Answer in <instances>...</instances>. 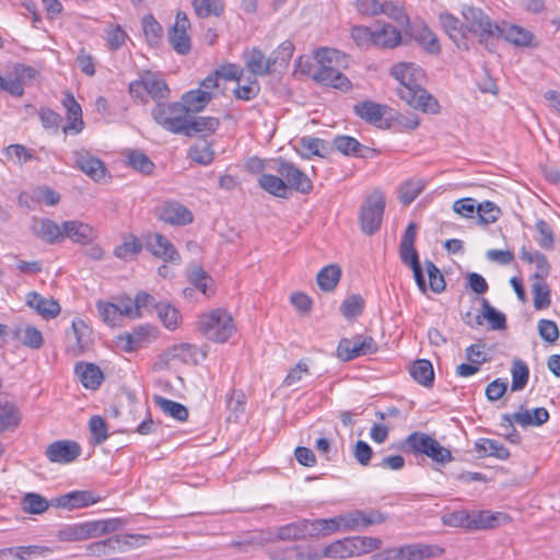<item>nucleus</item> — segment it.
Here are the masks:
<instances>
[{
  "mask_svg": "<svg viewBox=\"0 0 560 560\" xmlns=\"http://www.w3.org/2000/svg\"><path fill=\"white\" fill-rule=\"evenodd\" d=\"M390 74L399 82L398 96L410 107L424 113L439 112L438 101L422 88L423 70L413 62H398L390 69Z\"/></svg>",
  "mask_w": 560,
  "mask_h": 560,
  "instance_id": "obj_1",
  "label": "nucleus"
},
{
  "mask_svg": "<svg viewBox=\"0 0 560 560\" xmlns=\"http://www.w3.org/2000/svg\"><path fill=\"white\" fill-rule=\"evenodd\" d=\"M314 66L308 60L304 63L302 57L299 59L298 67L301 72L307 73L311 78L326 86L348 91L351 89L350 80L342 73V69L348 67L347 56L332 48H319L315 52Z\"/></svg>",
  "mask_w": 560,
  "mask_h": 560,
  "instance_id": "obj_2",
  "label": "nucleus"
},
{
  "mask_svg": "<svg viewBox=\"0 0 560 560\" xmlns=\"http://www.w3.org/2000/svg\"><path fill=\"white\" fill-rule=\"evenodd\" d=\"M120 524L118 518L68 524L58 530L57 538L62 542L83 541L115 532L119 528Z\"/></svg>",
  "mask_w": 560,
  "mask_h": 560,
  "instance_id": "obj_3",
  "label": "nucleus"
},
{
  "mask_svg": "<svg viewBox=\"0 0 560 560\" xmlns=\"http://www.w3.org/2000/svg\"><path fill=\"white\" fill-rule=\"evenodd\" d=\"M199 331L209 340L225 342L233 335L235 326L232 316L222 308H215L200 315Z\"/></svg>",
  "mask_w": 560,
  "mask_h": 560,
  "instance_id": "obj_4",
  "label": "nucleus"
},
{
  "mask_svg": "<svg viewBox=\"0 0 560 560\" xmlns=\"http://www.w3.org/2000/svg\"><path fill=\"white\" fill-rule=\"evenodd\" d=\"M129 93L143 104L148 103V96L158 104L168 98L170 89L164 79L154 72L145 71L140 74L139 79L130 82Z\"/></svg>",
  "mask_w": 560,
  "mask_h": 560,
  "instance_id": "obj_5",
  "label": "nucleus"
},
{
  "mask_svg": "<svg viewBox=\"0 0 560 560\" xmlns=\"http://www.w3.org/2000/svg\"><path fill=\"white\" fill-rule=\"evenodd\" d=\"M462 15L466 35L468 33L476 35L479 42L488 47L489 42L499 33V24L492 23L481 9L471 5H463Z\"/></svg>",
  "mask_w": 560,
  "mask_h": 560,
  "instance_id": "obj_6",
  "label": "nucleus"
},
{
  "mask_svg": "<svg viewBox=\"0 0 560 560\" xmlns=\"http://www.w3.org/2000/svg\"><path fill=\"white\" fill-rule=\"evenodd\" d=\"M405 442L413 455H425L441 465L453 460L452 452L427 433L412 432Z\"/></svg>",
  "mask_w": 560,
  "mask_h": 560,
  "instance_id": "obj_7",
  "label": "nucleus"
},
{
  "mask_svg": "<svg viewBox=\"0 0 560 560\" xmlns=\"http://www.w3.org/2000/svg\"><path fill=\"white\" fill-rule=\"evenodd\" d=\"M153 120L165 130L183 135L186 131L187 113L185 108L178 103H158L151 112Z\"/></svg>",
  "mask_w": 560,
  "mask_h": 560,
  "instance_id": "obj_8",
  "label": "nucleus"
},
{
  "mask_svg": "<svg viewBox=\"0 0 560 560\" xmlns=\"http://www.w3.org/2000/svg\"><path fill=\"white\" fill-rule=\"evenodd\" d=\"M385 199L382 194L374 192L366 197L360 211L361 231L366 235L375 234L382 224Z\"/></svg>",
  "mask_w": 560,
  "mask_h": 560,
  "instance_id": "obj_9",
  "label": "nucleus"
},
{
  "mask_svg": "<svg viewBox=\"0 0 560 560\" xmlns=\"http://www.w3.org/2000/svg\"><path fill=\"white\" fill-rule=\"evenodd\" d=\"M275 163L273 170L283 177L287 190L292 189L304 195L312 191L313 183L311 178L295 164L284 159H278Z\"/></svg>",
  "mask_w": 560,
  "mask_h": 560,
  "instance_id": "obj_10",
  "label": "nucleus"
},
{
  "mask_svg": "<svg viewBox=\"0 0 560 560\" xmlns=\"http://www.w3.org/2000/svg\"><path fill=\"white\" fill-rule=\"evenodd\" d=\"M388 514L380 510H353L341 514L343 532L359 530L371 525L383 524L387 521Z\"/></svg>",
  "mask_w": 560,
  "mask_h": 560,
  "instance_id": "obj_11",
  "label": "nucleus"
},
{
  "mask_svg": "<svg viewBox=\"0 0 560 560\" xmlns=\"http://www.w3.org/2000/svg\"><path fill=\"white\" fill-rule=\"evenodd\" d=\"M190 27L186 13L179 11L176 14L175 23L168 32V42L173 49L179 55H187L190 51V38L187 30Z\"/></svg>",
  "mask_w": 560,
  "mask_h": 560,
  "instance_id": "obj_12",
  "label": "nucleus"
},
{
  "mask_svg": "<svg viewBox=\"0 0 560 560\" xmlns=\"http://www.w3.org/2000/svg\"><path fill=\"white\" fill-rule=\"evenodd\" d=\"M74 165L94 182H101L106 177L107 170L98 158L86 150H77L72 153Z\"/></svg>",
  "mask_w": 560,
  "mask_h": 560,
  "instance_id": "obj_13",
  "label": "nucleus"
},
{
  "mask_svg": "<svg viewBox=\"0 0 560 560\" xmlns=\"http://www.w3.org/2000/svg\"><path fill=\"white\" fill-rule=\"evenodd\" d=\"M45 454L51 463L68 464L80 456L81 447L74 441L60 440L49 444Z\"/></svg>",
  "mask_w": 560,
  "mask_h": 560,
  "instance_id": "obj_14",
  "label": "nucleus"
},
{
  "mask_svg": "<svg viewBox=\"0 0 560 560\" xmlns=\"http://www.w3.org/2000/svg\"><path fill=\"white\" fill-rule=\"evenodd\" d=\"M36 70L23 63H16L13 67L12 75L4 78L2 91L8 92L12 96L21 97L24 94V84L36 75Z\"/></svg>",
  "mask_w": 560,
  "mask_h": 560,
  "instance_id": "obj_15",
  "label": "nucleus"
},
{
  "mask_svg": "<svg viewBox=\"0 0 560 560\" xmlns=\"http://www.w3.org/2000/svg\"><path fill=\"white\" fill-rule=\"evenodd\" d=\"M158 217L165 223L172 225H186L192 222V213L177 201H165L158 209Z\"/></svg>",
  "mask_w": 560,
  "mask_h": 560,
  "instance_id": "obj_16",
  "label": "nucleus"
},
{
  "mask_svg": "<svg viewBox=\"0 0 560 560\" xmlns=\"http://www.w3.org/2000/svg\"><path fill=\"white\" fill-rule=\"evenodd\" d=\"M101 500L93 491L75 490L59 495L54 500V505L67 510H75L90 506Z\"/></svg>",
  "mask_w": 560,
  "mask_h": 560,
  "instance_id": "obj_17",
  "label": "nucleus"
},
{
  "mask_svg": "<svg viewBox=\"0 0 560 560\" xmlns=\"http://www.w3.org/2000/svg\"><path fill=\"white\" fill-rule=\"evenodd\" d=\"M155 338V328L151 325H141L132 331L119 336V340L124 342L122 348L126 352L137 351L152 342Z\"/></svg>",
  "mask_w": 560,
  "mask_h": 560,
  "instance_id": "obj_18",
  "label": "nucleus"
},
{
  "mask_svg": "<svg viewBox=\"0 0 560 560\" xmlns=\"http://www.w3.org/2000/svg\"><path fill=\"white\" fill-rule=\"evenodd\" d=\"M147 248L153 256L167 262H179L180 256L175 246L162 234L154 233L147 240Z\"/></svg>",
  "mask_w": 560,
  "mask_h": 560,
  "instance_id": "obj_19",
  "label": "nucleus"
},
{
  "mask_svg": "<svg viewBox=\"0 0 560 560\" xmlns=\"http://www.w3.org/2000/svg\"><path fill=\"white\" fill-rule=\"evenodd\" d=\"M270 560H319V551L312 547L291 545L277 547L269 551Z\"/></svg>",
  "mask_w": 560,
  "mask_h": 560,
  "instance_id": "obj_20",
  "label": "nucleus"
},
{
  "mask_svg": "<svg viewBox=\"0 0 560 560\" xmlns=\"http://www.w3.org/2000/svg\"><path fill=\"white\" fill-rule=\"evenodd\" d=\"M439 19L444 32L456 46L462 49H468L465 24L448 12L441 13Z\"/></svg>",
  "mask_w": 560,
  "mask_h": 560,
  "instance_id": "obj_21",
  "label": "nucleus"
},
{
  "mask_svg": "<svg viewBox=\"0 0 560 560\" xmlns=\"http://www.w3.org/2000/svg\"><path fill=\"white\" fill-rule=\"evenodd\" d=\"M71 329L75 342L68 346V352L73 357H79L91 348L93 332L82 319L72 320Z\"/></svg>",
  "mask_w": 560,
  "mask_h": 560,
  "instance_id": "obj_22",
  "label": "nucleus"
},
{
  "mask_svg": "<svg viewBox=\"0 0 560 560\" xmlns=\"http://www.w3.org/2000/svg\"><path fill=\"white\" fill-rule=\"evenodd\" d=\"M33 233L42 241L55 244L63 240L62 224L58 225L50 219H33Z\"/></svg>",
  "mask_w": 560,
  "mask_h": 560,
  "instance_id": "obj_23",
  "label": "nucleus"
},
{
  "mask_svg": "<svg viewBox=\"0 0 560 560\" xmlns=\"http://www.w3.org/2000/svg\"><path fill=\"white\" fill-rule=\"evenodd\" d=\"M62 105L67 109L68 119V124L62 128V131L66 135L69 132H81L84 127V122L82 119V108L70 92H67L65 94Z\"/></svg>",
  "mask_w": 560,
  "mask_h": 560,
  "instance_id": "obj_24",
  "label": "nucleus"
},
{
  "mask_svg": "<svg viewBox=\"0 0 560 560\" xmlns=\"http://www.w3.org/2000/svg\"><path fill=\"white\" fill-rule=\"evenodd\" d=\"M397 548V560H423L442 555L443 549L423 544L405 545Z\"/></svg>",
  "mask_w": 560,
  "mask_h": 560,
  "instance_id": "obj_25",
  "label": "nucleus"
},
{
  "mask_svg": "<svg viewBox=\"0 0 560 560\" xmlns=\"http://www.w3.org/2000/svg\"><path fill=\"white\" fill-rule=\"evenodd\" d=\"M509 516L501 512L470 511L468 530H482L495 527L501 521H508Z\"/></svg>",
  "mask_w": 560,
  "mask_h": 560,
  "instance_id": "obj_26",
  "label": "nucleus"
},
{
  "mask_svg": "<svg viewBox=\"0 0 560 560\" xmlns=\"http://www.w3.org/2000/svg\"><path fill=\"white\" fill-rule=\"evenodd\" d=\"M494 38H504L515 46H530L534 35L521 26L502 23L499 25V33L495 34Z\"/></svg>",
  "mask_w": 560,
  "mask_h": 560,
  "instance_id": "obj_27",
  "label": "nucleus"
},
{
  "mask_svg": "<svg viewBox=\"0 0 560 560\" xmlns=\"http://www.w3.org/2000/svg\"><path fill=\"white\" fill-rule=\"evenodd\" d=\"M26 304L44 318H54L60 313V305L54 299H47L37 292L26 295Z\"/></svg>",
  "mask_w": 560,
  "mask_h": 560,
  "instance_id": "obj_28",
  "label": "nucleus"
},
{
  "mask_svg": "<svg viewBox=\"0 0 560 560\" xmlns=\"http://www.w3.org/2000/svg\"><path fill=\"white\" fill-rule=\"evenodd\" d=\"M62 233L63 238L68 237L79 244H88L95 237L92 226L79 221H65L62 223Z\"/></svg>",
  "mask_w": 560,
  "mask_h": 560,
  "instance_id": "obj_29",
  "label": "nucleus"
},
{
  "mask_svg": "<svg viewBox=\"0 0 560 560\" xmlns=\"http://www.w3.org/2000/svg\"><path fill=\"white\" fill-rule=\"evenodd\" d=\"M401 42L400 32L393 25L377 21L374 26V45L383 48H394Z\"/></svg>",
  "mask_w": 560,
  "mask_h": 560,
  "instance_id": "obj_30",
  "label": "nucleus"
},
{
  "mask_svg": "<svg viewBox=\"0 0 560 560\" xmlns=\"http://www.w3.org/2000/svg\"><path fill=\"white\" fill-rule=\"evenodd\" d=\"M276 537L280 540H303L311 538L310 520H300L279 526Z\"/></svg>",
  "mask_w": 560,
  "mask_h": 560,
  "instance_id": "obj_31",
  "label": "nucleus"
},
{
  "mask_svg": "<svg viewBox=\"0 0 560 560\" xmlns=\"http://www.w3.org/2000/svg\"><path fill=\"white\" fill-rule=\"evenodd\" d=\"M74 372L82 385L89 389H97L104 380L102 370L93 363L79 362L74 366Z\"/></svg>",
  "mask_w": 560,
  "mask_h": 560,
  "instance_id": "obj_32",
  "label": "nucleus"
},
{
  "mask_svg": "<svg viewBox=\"0 0 560 560\" xmlns=\"http://www.w3.org/2000/svg\"><path fill=\"white\" fill-rule=\"evenodd\" d=\"M211 100L212 93L210 91L197 89L186 92L178 103L185 108L187 115H190V113H198L205 109Z\"/></svg>",
  "mask_w": 560,
  "mask_h": 560,
  "instance_id": "obj_33",
  "label": "nucleus"
},
{
  "mask_svg": "<svg viewBox=\"0 0 560 560\" xmlns=\"http://www.w3.org/2000/svg\"><path fill=\"white\" fill-rule=\"evenodd\" d=\"M481 306H482L481 315H477L475 317L474 324L469 320H466L467 324H469L470 326L481 325V317H483L485 319L488 320L491 329H493V330L505 329L506 317L502 312L492 307L487 299H482Z\"/></svg>",
  "mask_w": 560,
  "mask_h": 560,
  "instance_id": "obj_34",
  "label": "nucleus"
},
{
  "mask_svg": "<svg viewBox=\"0 0 560 560\" xmlns=\"http://www.w3.org/2000/svg\"><path fill=\"white\" fill-rule=\"evenodd\" d=\"M387 106L375 103L373 101H363L353 106L357 116L369 124H377L382 120L386 113Z\"/></svg>",
  "mask_w": 560,
  "mask_h": 560,
  "instance_id": "obj_35",
  "label": "nucleus"
},
{
  "mask_svg": "<svg viewBox=\"0 0 560 560\" xmlns=\"http://www.w3.org/2000/svg\"><path fill=\"white\" fill-rule=\"evenodd\" d=\"M247 70L254 75H266L272 67L270 58H266L261 50L253 48L244 52Z\"/></svg>",
  "mask_w": 560,
  "mask_h": 560,
  "instance_id": "obj_36",
  "label": "nucleus"
},
{
  "mask_svg": "<svg viewBox=\"0 0 560 560\" xmlns=\"http://www.w3.org/2000/svg\"><path fill=\"white\" fill-rule=\"evenodd\" d=\"M296 152L301 158L310 160L312 156L324 158L327 153V143L325 140L314 137H302L298 141Z\"/></svg>",
  "mask_w": 560,
  "mask_h": 560,
  "instance_id": "obj_37",
  "label": "nucleus"
},
{
  "mask_svg": "<svg viewBox=\"0 0 560 560\" xmlns=\"http://www.w3.org/2000/svg\"><path fill=\"white\" fill-rule=\"evenodd\" d=\"M311 537H326L334 533L343 532L341 515L331 518L310 520Z\"/></svg>",
  "mask_w": 560,
  "mask_h": 560,
  "instance_id": "obj_38",
  "label": "nucleus"
},
{
  "mask_svg": "<svg viewBox=\"0 0 560 560\" xmlns=\"http://www.w3.org/2000/svg\"><path fill=\"white\" fill-rule=\"evenodd\" d=\"M219 125V119L215 117H191L188 115L186 131H184L183 135L191 137L198 133H213Z\"/></svg>",
  "mask_w": 560,
  "mask_h": 560,
  "instance_id": "obj_39",
  "label": "nucleus"
},
{
  "mask_svg": "<svg viewBox=\"0 0 560 560\" xmlns=\"http://www.w3.org/2000/svg\"><path fill=\"white\" fill-rule=\"evenodd\" d=\"M355 557L352 537L336 540L319 551V559L334 558L346 559Z\"/></svg>",
  "mask_w": 560,
  "mask_h": 560,
  "instance_id": "obj_40",
  "label": "nucleus"
},
{
  "mask_svg": "<svg viewBox=\"0 0 560 560\" xmlns=\"http://www.w3.org/2000/svg\"><path fill=\"white\" fill-rule=\"evenodd\" d=\"M173 358L186 364H199L207 358V351L190 343H182L173 349Z\"/></svg>",
  "mask_w": 560,
  "mask_h": 560,
  "instance_id": "obj_41",
  "label": "nucleus"
},
{
  "mask_svg": "<svg viewBox=\"0 0 560 560\" xmlns=\"http://www.w3.org/2000/svg\"><path fill=\"white\" fill-rule=\"evenodd\" d=\"M21 421V413L14 402L0 398V432L15 429Z\"/></svg>",
  "mask_w": 560,
  "mask_h": 560,
  "instance_id": "obj_42",
  "label": "nucleus"
},
{
  "mask_svg": "<svg viewBox=\"0 0 560 560\" xmlns=\"http://www.w3.org/2000/svg\"><path fill=\"white\" fill-rule=\"evenodd\" d=\"M412 378L424 387H432L434 382V371L432 363L425 359L416 360L409 368Z\"/></svg>",
  "mask_w": 560,
  "mask_h": 560,
  "instance_id": "obj_43",
  "label": "nucleus"
},
{
  "mask_svg": "<svg viewBox=\"0 0 560 560\" xmlns=\"http://www.w3.org/2000/svg\"><path fill=\"white\" fill-rule=\"evenodd\" d=\"M534 283L532 285L533 292V302L534 307L536 310H545L549 307L550 300V290L548 284L546 283L544 276L539 272H536L534 276Z\"/></svg>",
  "mask_w": 560,
  "mask_h": 560,
  "instance_id": "obj_44",
  "label": "nucleus"
},
{
  "mask_svg": "<svg viewBox=\"0 0 560 560\" xmlns=\"http://www.w3.org/2000/svg\"><path fill=\"white\" fill-rule=\"evenodd\" d=\"M334 148L345 155L364 158V152L369 148L361 144L357 139L350 136H337L332 141Z\"/></svg>",
  "mask_w": 560,
  "mask_h": 560,
  "instance_id": "obj_45",
  "label": "nucleus"
},
{
  "mask_svg": "<svg viewBox=\"0 0 560 560\" xmlns=\"http://www.w3.org/2000/svg\"><path fill=\"white\" fill-rule=\"evenodd\" d=\"M156 314L162 322L163 326L168 330H175L180 324L179 311L167 302H159L155 305Z\"/></svg>",
  "mask_w": 560,
  "mask_h": 560,
  "instance_id": "obj_46",
  "label": "nucleus"
},
{
  "mask_svg": "<svg viewBox=\"0 0 560 560\" xmlns=\"http://www.w3.org/2000/svg\"><path fill=\"white\" fill-rule=\"evenodd\" d=\"M364 355L362 353V347L359 335L352 338H342L339 341L337 347V357L343 361L348 362L358 357Z\"/></svg>",
  "mask_w": 560,
  "mask_h": 560,
  "instance_id": "obj_47",
  "label": "nucleus"
},
{
  "mask_svg": "<svg viewBox=\"0 0 560 560\" xmlns=\"http://www.w3.org/2000/svg\"><path fill=\"white\" fill-rule=\"evenodd\" d=\"M475 447L480 456H493L503 460L510 457L509 450L502 443L495 440L480 439L476 443Z\"/></svg>",
  "mask_w": 560,
  "mask_h": 560,
  "instance_id": "obj_48",
  "label": "nucleus"
},
{
  "mask_svg": "<svg viewBox=\"0 0 560 560\" xmlns=\"http://www.w3.org/2000/svg\"><path fill=\"white\" fill-rule=\"evenodd\" d=\"M154 402L165 415L174 418L177 421L183 422L188 418V410L180 402L167 399L162 396H154Z\"/></svg>",
  "mask_w": 560,
  "mask_h": 560,
  "instance_id": "obj_49",
  "label": "nucleus"
},
{
  "mask_svg": "<svg viewBox=\"0 0 560 560\" xmlns=\"http://www.w3.org/2000/svg\"><path fill=\"white\" fill-rule=\"evenodd\" d=\"M258 184L264 190L275 197H287V185L282 176L279 177L271 174H262L258 179Z\"/></svg>",
  "mask_w": 560,
  "mask_h": 560,
  "instance_id": "obj_50",
  "label": "nucleus"
},
{
  "mask_svg": "<svg viewBox=\"0 0 560 560\" xmlns=\"http://www.w3.org/2000/svg\"><path fill=\"white\" fill-rule=\"evenodd\" d=\"M425 182L422 178L406 180L399 188V200L402 205H410L424 189Z\"/></svg>",
  "mask_w": 560,
  "mask_h": 560,
  "instance_id": "obj_51",
  "label": "nucleus"
},
{
  "mask_svg": "<svg viewBox=\"0 0 560 560\" xmlns=\"http://www.w3.org/2000/svg\"><path fill=\"white\" fill-rule=\"evenodd\" d=\"M49 502L43 495L28 492L21 500V508L25 513L28 514H42L49 508Z\"/></svg>",
  "mask_w": 560,
  "mask_h": 560,
  "instance_id": "obj_52",
  "label": "nucleus"
},
{
  "mask_svg": "<svg viewBox=\"0 0 560 560\" xmlns=\"http://www.w3.org/2000/svg\"><path fill=\"white\" fill-rule=\"evenodd\" d=\"M341 276V270L337 265L324 267L317 275V284L323 291H332Z\"/></svg>",
  "mask_w": 560,
  "mask_h": 560,
  "instance_id": "obj_53",
  "label": "nucleus"
},
{
  "mask_svg": "<svg viewBox=\"0 0 560 560\" xmlns=\"http://www.w3.org/2000/svg\"><path fill=\"white\" fill-rule=\"evenodd\" d=\"M511 374H512L511 389L513 392H518V390L524 389L525 386L527 385V382L529 378V369H528L527 364L520 359L514 360L513 364H512V369H511Z\"/></svg>",
  "mask_w": 560,
  "mask_h": 560,
  "instance_id": "obj_54",
  "label": "nucleus"
},
{
  "mask_svg": "<svg viewBox=\"0 0 560 560\" xmlns=\"http://www.w3.org/2000/svg\"><path fill=\"white\" fill-rule=\"evenodd\" d=\"M116 538L109 537L104 540H98L86 546V552L89 556L94 557H113L119 553L115 546H118Z\"/></svg>",
  "mask_w": 560,
  "mask_h": 560,
  "instance_id": "obj_55",
  "label": "nucleus"
},
{
  "mask_svg": "<svg viewBox=\"0 0 560 560\" xmlns=\"http://www.w3.org/2000/svg\"><path fill=\"white\" fill-rule=\"evenodd\" d=\"M246 406V396L241 390H233L226 398V407L231 415L229 421L237 422L240 417L244 413Z\"/></svg>",
  "mask_w": 560,
  "mask_h": 560,
  "instance_id": "obj_56",
  "label": "nucleus"
},
{
  "mask_svg": "<svg viewBox=\"0 0 560 560\" xmlns=\"http://www.w3.org/2000/svg\"><path fill=\"white\" fill-rule=\"evenodd\" d=\"M15 336L21 339L22 343L31 349H39L44 343L42 332L34 326H26L15 330Z\"/></svg>",
  "mask_w": 560,
  "mask_h": 560,
  "instance_id": "obj_57",
  "label": "nucleus"
},
{
  "mask_svg": "<svg viewBox=\"0 0 560 560\" xmlns=\"http://www.w3.org/2000/svg\"><path fill=\"white\" fill-rule=\"evenodd\" d=\"M188 279L190 283L205 295L210 296L213 293L210 285L212 280L201 267H194L189 272Z\"/></svg>",
  "mask_w": 560,
  "mask_h": 560,
  "instance_id": "obj_58",
  "label": "nucleus"
},
{
  "mask_svg": "<svg viewBox=\"0 0 560 560\" xmlns=\"http://www.w3.org/2000/svg\"><path fill=\"white\" fill-rule=\"evenodd\" d=\"M416 40L430 54H439L441 47L435 34L428 27H420L415 34Z\"/></svg>",
  "mask_w": 560,
  "mask_h": 560,
  "instance_id": "obj_59",
  "label": "nucleus"
},
{
  "mask_svg": "<svg viewBox=\"0 0 560 560\" xmlns=\"http://www.w3.org/2000/svg\"><path fill=\"white\" fill-rule=\"evenodd\" d=\"M192 5L199 18L219 16L223 12L221 0H192Z\"/></svg>",
  "mask_w": 560,
  "mask_h": 560,
  "instance_id": "obj_60",
  "label": "nucleus"
},
{
  "mask_svg": "<svg viewBox=\"0 0 560 560\" xmlns=\"http://www.w3.org/2000/svg\"><path fill=\"white\" fill-rule=\"evenodd\" d=\"M352 541L355 557H360L374 550H378L383 544L382 539L371 536L352 537Z\"/></svg>",
  "mask_w": 560,
  "mask_h": 560,
  "instance_id": "obj_61",
  "label": "nucleus"
},
{
  "mask_svg": "<svg viewBox=\"0 0 560 560\" xmlns=\"http://www.w3.org/2000/svg\"><path fill=\"white\" fill-rule=\"evenodd\" d=\"M188 155L192 161L201 165H208L212 162L214 152L212 151L210 143L202 141L191 145Z\"/></svg>",
  "mask_w": 560,
  "mask_h": 560,
  "instance_id": "obj_62",
  "label": "nucleus"
},
{
  "mask_svg": "<svg viewBox=\"0 0 560 560\" xmlns=\"http://www.w3.org/2000/svg\"><path fill=\"white\" fill-rule=\"evenodd\" d=\"M128 164L139 171L142 174L149 175L154 170V163L149 159L147 154L141 151L133 150L127 155Z\"/></svg>",
  "mask_w": 560,
  "mask_h": 560,
  "instance_id": "obj_63",
  "label": "nucleus"
},
{
  "mask_svg": "<svg viewBox=\"0 0 560 560\" xmlns=\"http://www.w3.org/2000/svg\"><path fill=\"white\" fill-rule=\"evenodd\" d=\"M476 213L480 224L494 223L501 215L500 208L492 201H485L477 205Z\"/></svg>",
  "mask_w": 560,
  "mask_h": 560,
  "instance_id": "obj_64",
  "label": "nucleus"
}]
</instances>
